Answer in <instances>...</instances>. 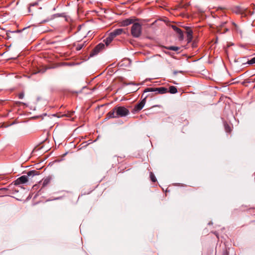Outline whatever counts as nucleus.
I'll return each mask as SVG.
<instances>
[{
    "instance_id": "4be33fe9",
    "label": "nucleus",
    "mask_w": 255,
    "mask_h": 255,
    "mask_svg": "<svg viewBox=\"0 0 255 255\" xmlns=\"http://www.w3.org/2000/svg\"><path fill=\"white\" fill-rule=\"evenodd\" d=\"M226 130L227 132H229L231 130L230 128L228 126H225Z\"/></svg>"
},
{
    "instance_id": "5701e85b",
    "label": "nucleus",
    "mask_w": 255,
    "mask_h": 255,
    "mask_svg": "<svg viewBox=\"0 0 255 255\" xmlns=\"http://www.w3.org/2000/svg\"><path fill=\"white\" fill-rule=\"evenodd\" d=\"M229 29L227 28H225L224 29V31L222 33H225L226 32L228 31Z\"/></svg>"
},
{
    "instance_id": "423d86ee",
    "label": "nucleus",
    "mask_w": 255,
    "mask_h": 255,
    "mask_svg": "<svg viewBox=\"0 0 255 255\" xmlns=\"http://www.w3.org/2000/svg\"><path fill=\"white\" fill-rule=\"evenodd\" d=\"M147 96H145L144 98L138 104L135 105L133 111V112H137L140 111L144 107L146 103V98Z\"/></svg>"
},
{
    "instance_id": "2eb2a0df",
    "label": "nucleus",
    "mask_w": 255,
    "mask_h": 255,
    "mask_svg": "<svg viewBox=\"0 0 255 255\" xmlns=\"http://www.w3.org/2000/svg\"><path fill=\"white\" fill-rule=\"evenodd\" d=\"M150 178L151 180L153 182H155L156 181V177L152 172L150 173Z\"/></svg>"
},
{
    "instance_id": "9d476101",
    "label": "nucleus",
    "mask_w": 255,
    "mask_h": 255,
    "mask_svg": "<svg viewBox=\"0 0 255 255\" xmlns=\"http://www.w3.org/2000/svg\"><path fill=\"white\" fill-rule=\"evenodd\" d=\"M105 48V44L102 43H99L94 49V54H96L99 52L101 50Z\"/></svg>"
},
{
    "instance_id": "4468645a",
    "label": "nucleus",
    "mask_w": 255,
    "mask_h": 255,
    "mask_svg": "<svg viewBox=\"0 0 255 255\" xmlns=\"http://www.w3.org/2000/svg\"><path fill=\"white\" fill-rule=\"evenodd\" d=\"M50 182V179L49 178H46L43 179L42 182V186L43 187L46 186Z\"/></svg>"
},
{
    "instance_id": "0eeeda50",
    "label": "nucleus",
    "mask_w": 255,
    "mask_h": 255,
    "mask_svg": "<svg viewBox=\"0 0 255 255\" xmlns=\"http://www.w3.org/2000/svg\"><path fill=\"white\" fill-rule=\"evenodd\" d=\"M135 20V19L133 18H127L122 21L121 22V24L123 26H128L131 23L133 24Z\"/></svg>"
},
{
    "instance_id": "aec40b11",
    "label": "nucleus",
    "mask_w": 255,
    "mask_h": 255,
    "mask_svg": "<svg viewBox=\"0 0 255 255\" xmlns=\"http://www.w3.org/2000/svg\"><path fill=\"white\" fill-rule=\"evenodd\" d=\"M232 24L235 27V29L238 31H239V27L238 26V25L234 22H232Z\"/></svg>"
},
{
    "instance_id": "6e6552de",
    "label": "nucleus",
    "mask_w": 255,
    "mask_h": 255,
    "mask_svg": "<svg viewBox=\"0 0 255 255\" xmlns=\"http://www.w3.org/2000/svg\"><path fill=\"white\" fill-rule=\"evenodd\" d=\"M172 28L173 29L179 34V37L180 40L183 39V33L181 29L179 28L175 25H172Z\"/></svg>"
},
{
    "instance_id": "f3484780",
    "label": "nucleus",
    "mask_w": 255,
    "mask_h": 255,
    "mask_svg": "<svg viewBox=\"0 0 255 255\" xmlns=\"http://www.w3.org/2000/svg\"><path fill=\"white\" fill-rule=\"evenodd\" d=\"M248 64H253L255 63V57L253 58L250 60H249L247 62Z\"/></svg>"
},
{
    "instance_id": "1a4fd4ad",
    "label": "nucleus",
    "mask_w": 255,
    "mask_h": 255,
    "mask_svg": "<svg viewBox=\"0 0 255 255\" xmlns=\"http://www.w3.org/2000/svg\"><path fill=\"white\" fill-rule=\"evenodd\" d=\"M124 32V31L123 28H118V29H115L112 32H111L110 33L115 38L116 36L121 35Z\"/></svg>"
},
{
    "instance_id": "dca6fc26",
    "label": "nucleus",
    "mask_w": 255,
    "mask_h": 255,
    "mask_svg": "<svg viewBox=\"0 0 255 255\" xmlns=\"http://www.w3.org/2000/svg\"><path fill=\"white\" fill-rule=\"evenodd\" d=\"M179 47L176 46H170L168 48L169 50L177 51L179 50Z\"/></svg>"
},
{
    "instance_id": "412c9836",
    "label": "nucleus",
    "mask_w": 255,
    "mask_h": 255,
    "mask_svg": "<svg viewBox=\"0 0 255 255\" xmlns=\"http://www.w3.org/2000/svg\"><path fill=\"white\" fill-rule=\"evenodd\" d=\"M23 97H24V93H21L19 94V95H18V98H19V99H23Z\"/></svg>"
},
{
    "instance_id": "b1692460",
    "label": "nucleus",
    "mask_w": 255,
    "mask_h": 255,
    "mask_svg": "<svg viewBox=\"0 0 255 255\" xmlns=\"http://www.w3.org/2000/svg\"><path fill=\"white\" fill-rule=\"evenodd\" d=\"M223 255H228V253L227 252H224L223 254Z\"/></svg>"
},
{
    "instance_id": "6ab92c4d",
    "label": "nucleus",
    "mask_w": 255,
    "mask_h": 255,
    "mask_svg": "<svg viewBox=\"0 0 255 255\" xmlns=\"http://www.w3.org/2000/svg\"><path fill=\"white\" fill-rule=\"evenodd\" d=\"M83 44H78L76 47V49L77 50H80L83 48Z\"/></svg>"
},
{
    "instance_id": "f03ea898",
    "label": "nucleus",
    "mask_w": 255,
    "mask_h": 255,
    "mask_svg": "<svg viewBox=\"0 0 255 255\" xmlns=\"http://www.w3.org/2000/svg\"><path fill=\"white\" fill-rule=\"evenodd\" d=\"M38 174V172L36 171H30L28 172L27 175H22L15 180L14 182V184L15 185H18L19 184L25 183L28 181V176H33Z\"/></svg>"
},
{
    "instance_id": "20e7f679",
    "label": "nucleus",
    "mask_w": 255,
    "mask_h": 255,
    "mask_svg": "<svg viewBox=\"0 0 255 255\" xmlns=\"http://www.w3.org/2000/svg\"><path fill=\"white\" fill-rule=\"evenodd\" d=\"M142 32L141 25L139 23H134L131 27V34L133 37H139Z\"/></svg>"
},
{
    "instance_id": "f8f14e48",
    "label": "nucleus",
    "mask_w": 255,
    "mask_h": 255,
    "mask_svg": "<svg viewBox=\"0 0 255 255\" xmlns=\"http://www.w3.org/2000/svg\"><path fill=\"white\" fill-rule=\"evenodd\" d=\"M114 38V37L113 36H112V35L110 33L109 36L103 41L105 42L106 46H108L111 43Z\"/></svg>"
},
{
    "instance_id": "a211bd4d",
    "label": "nucleus",
    "mask_w": 255,
    "mask_h": 255,
    "mask_svg": "<svg viewBox=\"0 0 255 255\" xmlns=\"http://www.w3.org/2000/svg\"><path fill=\"white\" fill-rule=\"evenodd\" d=\"M227 20L223 21L220 25L221 27H224L225 25L227 23Z\"/></svg>"
},
{
    "instance_id": "393cba45",
    "label": "nucleus",
    "mask_w": 255,
    "mask_h": 255,
    "mask_svg": "<svg viewBox=\"0 0 255 255\" xmlns=\"http://www.w3.org/2000/svg\"><path fill=\"white\" fill-rule=\"evenodd\" d=\"M154 107H160V106H159V105H156V106H154Z\"/></svg>"
},
{
    "instance_id": "f257e3e1",
    "label": "nucleus",
    "mask_w": 255,
    "mask_h": 255,
    "mask_svg": "<svg viewBox=\"0 0 255 255\" xmlns=\"http://www.w3.org/2000/svg\"><path fill=\"white\" fill-rule=\"evenodd\" d=\"M129 112L128 109L124 107H116L112 111H110L108 115L110 118L123 117L128 115Z\"/></svg>"
},
{
    "instance_id": "ddd939ff",
    "label": "nucleus",
    "mask_w": 255,
    "mask_h": 255,
    "mask_svg": "<svg viewBox=\"0 0 255 255\" xmlns=\"http://www.w3.org/2000/svg\"><path fill=\"white\" fill-rule=\"evenodd\" d=\"M169 92L171 94H175L177 92V90L175 87L171 86L169 87Z\"/></svg>"
},
{
    "instance_id": "9b49d317",
    "label": "nucleus",
    "mask_w": 255,
    "mask_h": 255,
    "mask_svg": "<svg viewBox=\"0 0 255 255\" xmlns=\"http://www.w3.org/2000/svg\"><path fill=\"white\" fill-rule=\"evenodd\" d=\"M186 33H187V42L189 43L192 40V38H193L192 33H193V32H192L191 29H190V28H188L187 29Z\"/></svg>"
},
{
    "instance_id": "39448f33",
    "label": "nucleus",
    "mask_w": 255,
    "mask_h": 255,
    "mask_svg": "<svg viewBox=\"0 0 255 255\" xmlns=\"http://www.w3.org/2000/svg\"><path fill=\"white\" fill-rule=\"evenodd\" d=\"M153 92L158 94H165L168 92L167 88L165 87H159V88H148L145 89L144 93Z\"/></svg>"
},
{
    "instance_id": "7ed1b4c3",
    "label": "nucleus",
    "mask_w": 255,
    "mask_h": 255,
    "mask_svg": "<svg viewBox=\"0 0 255 255\" xmlns=\"http://www.w3.org/2000/svg\"><path fill=\"white\" fill-rule=\"evenodd\" d=\"M232 10L233 12L240 14L242 17H246L249 15H252L254 13L248 10V8L238 6L233 7Z\"/></svg>"
}]
</instances>
